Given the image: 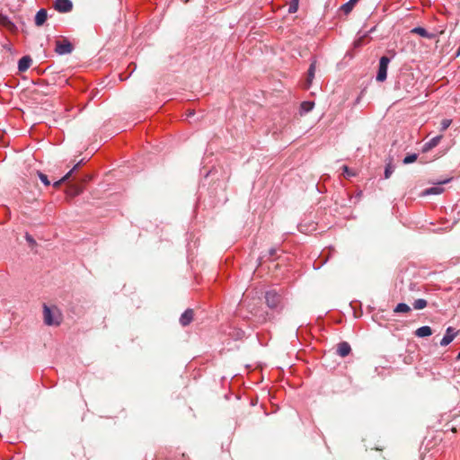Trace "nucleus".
I'll use <instances>...</instances> for the list:
<instances>
[{
	"mask_svg": "<svg viewBox=\"0 0 460 460\" xmlns=\"http://www.w3.org/2000/svg\"><path fill=\"white\" fill-rule=\"evenodd\" d=\"M456 337V332H454V330L452 327H448L447 329L446 334L440 341V345L445 347L447 346Z\"/></svg>",
	"mask_w": 460,
	"mask_h": 460,
	"instance_id": "obj_7",
	"label": "nucleus"
},
{
	"mask_svg": "<svg viewBox=\"0 0 460 460\" xmlns=\"http://www.w3.org/2000/svg\"><path fill=\"white\" fill-rule=\"evenodd\" d=\"M443 136L439 135L432 137L429 141L424 144L423 152H429L432 148L436 147L441 141Z\"/></svg>",
	"mask_w": 460,
	"mask_h": 460,
	"instance_id": "obj_8",
	"label": "nucleus"
},
{
	"mask_svg": "<svg viewBox=\"0 0 460 460\" xmlns=\"http://www.w3.org/2000/svg\"><path fill=\"white\" fill-rule=\"evenodd\" d=\"M415 334L421 338L428 337L432 334V330L429 326H421L416 330Z\"/></svg>",
	"mask_w": 460,
	"mask_h": 460,
	"instance_id": "obj_15",
	"label": "nucleus"
},
{
	"mask_svg": "<svg viewBox=\"0 0 460 460\" xmlns=\"http://www.w3.org/2000/svg\"><path fill=\"white\" fill-rule=\"evenodd\" d=\"M7 22H9L8 18L6 16L0 15V23L1 24H5Z\"/></svg>",
	"mask_w": 460,
	"mask_h": 460,
	"instance_id": "obj_27",
	"label": "nucleus"
},
{
	"mask_svg": "<svg viewBox=\"0 0 460 460\" xmlns=\"http://www.w3.org/2000/svg\"><path fill=\"white\" fill-rule=\"evenodd\" d=\"M47 18H48L47 11L45 9H40V11L37 12V13L35 15V24L37 26L43 25L44 22H46Z\"/></svg>",
	"mask_w": 460,
	"mask_h": 460,
	"instance_id": "obj_12",
	"label": "nucleus"
},
{
	"mask_svg": "<svg viewBox=\"0 0 460 460\" xmlns=\"http://www.w3.org/2000/svg\"><path fill=\"white\" fill-rule=\"evenodd\" d=\"M193 114H194V112H193V111H190V112L189 113V115H188V116H191V115H193Z\"/></svg>",
	"mask_w": 460,
	"mask_h": 460,
	"instance_id": "obj_31",
	"label": "nucleus"
},
{
	"mask_svg": "<svg viewBox=\"0 0 460 460\" xmlns=\"http://www.w3.org/2000/svg\"><path fill=\"white\" fill-rule=\"evenodd\" d=\"M411 33L420 35L423 38L432 40L435 38V34L429 33L426 29L422 27H415L411 31Z\"/></svg>",
	"mask_w": 460,
	"mask_h": 460,
	"instance_id": "obj_11",
	"label": "nucleus"
},
{
	"mask_svg": "<svg viewBox=\"0 0 460 460\" xmlns=\"http://www.w3.org/2000/svg\"><path fill=\"white\" fill-rule=\"evenodd\" d=\"M78 167V164H75L73 169H71L64 177H62L60 180L55 181L53 183V186L55 188H58L62 182L66 181L67 179H69V177L71 176V174L74 172V171Z\"/></svg>",
	"mask_w": 460,
	"mask_h": 460,
	"instance_id": "obj_18",
	"label": "nucleus"
},
{
	"mask_svg": "<svg viewBox=\"0 0 460 460\" xmlns=\"http://www.w3.org/2000/svg\"><path fill=\"white\" fill-rule=\"evenodd\" d=\"M298 3H299V0H291L289 7H288V12L290 13H296L297 11Z\"/></svg>",
	"mask_w": 460,
	"mask_h": 460,
	"instance_id": "obj_22",
	"label": "nucleus"
},
{
	"mask_svg": "<svg viewBox=\"0 0 460 460\" xmlns=\"http://www.w3.org/2000/svg\"><path fill=\"white\" fill-rule=\"evenodd\" d=\"M342 171H343V174L346 177H351V176L355 175L354 172H352V170L349 169L347 165L342 166Z\"/></svg>",
	"mask_w": 460,
	"mask_h": 460,
	"instance_id": "obj_26",
	"label": "nucleus"
},
{
	"mask_svg": "<svg viewBox=\"0 0 460 460\" xmlns=\"http://www.w3.org/2000/svg\"><path fill=\"white\" fill-rule=\"evenodd\" d=\"M55 50L59 55L69 54L73 50V46L67 40H63V41L58 40L56 43Z\"/></svg>",
	"mask_w": 460,
	"mask_h": 460,
	"instance_id": "obj_4",
	"label": "nucleus"
},
{
	"mask_svg": "<svg viewBox=\"0 0 460 460\" xmlns=\"http://www.w3.org/2000/svg\"><path fill=\"white\" fill-rule=\"evenodd\" d=\"M457 359H460V352L458 353L457 357H456Z\"/></svg>",
	"mask_w": 460,
	"mask_h": 460,
	"instance_id": "obj_33",
	"label": "nucleus"
},
{
	"mask_svg": "<svg viewBox=\"0 0 460 460\" xmlns=\"http://www.w3.org/2000/svg\"><path fill=\"white\" fill-rule=\"evenodd\" d=\"M394 168L393 165H391L390 164H387L385 167V178L388 179L394 172Z\"/></svg>",
	"mask_w": 460,
	"mask_h": 460,
	"instance_id": "obj_25",
	"label": "nucleus"
},
{
	"mask_svg": "<svg viewBox=\"0 0 460 460\" xmlns=\"http://www.w3.org/2000/svg\"><path fill=\"white\" fill-rule=\"evenodd\" d=\"M274 254H275V250H271V251H270V255L272 256V255H274Z\"/></svg>",
	"mask_w": 460,
	"mask_h": 460,
	"instance_id": "obj_29",
	"label": "nucleus"
},
{
	"mask_svg": "<svg viewBox=\"0 0 460 460\" xmlns=\"http://www.w3.org/2000/svg\"><path fill=\"white\" fill-rule=\"evenodd\" d=\"M350 350H351V348H350L349 344L345 341L339 343L338 348H337V353L341 357L348 356L350 353Z\"/></svg>",
	"mask_w": 460,
	"mask_h": 460,
	"instance_id": "obj_13",
	"label": "nucleus"
},
{
	"mask_svg": "<svg viewBox=\"0 0 460 460\" xmlns=\"http://www.w3.org/2000/svg\"><path fill=\"white\" fill-rule=\"evenodd\" d=\"M427 306V301L425 299L420 298L414 301L413 308L416 310H421Z\"/></svg>",
	"mask_w": 460,
	"mask_h": 460,
	"instance_id": "obj_20",
	"label": "nucleus"
},
{
	"mask_svg": "<svg viewBox=\"0 0 460 460\" xmlns=\"http://www.w3.org/2000/svg\"><path fill=\"white\" fill-rule=\"evenodd\" d=\"M314 107V102H310V101H305V102H303L300 105V112L303 114V113H307L309 111H311Z\"/></svg>",
	"mask_w": 460,
	"mask_h": 460,
	"instance_id": "obj_17",
	"label": "nucleus"
},
{
	"mask_svg": "<svg viewBox=\"0 0 460 460\" xmlns=\"http://www.w3.org/2000/svg\"><path fill=\"white\" fill-rule=\"evenodd\" d=\"M80 192H81V190L78 189L75 193L79 194Z\"/></svg>",
	"mask_w": 460,
	"mask_h": 460,
	"instance_id": "obj_32",
	"label": "nucleus"
},
{
	"mask_svg": "<svg viewBox=\"0 0 460 460\" xmlns=\"http://www.w3.org/2000/svg\"><path fill=\"white\" fill-rule=\"evenodd\" d=\"M358 0H349L347 3L342 4L341 6V10L345 13H349L352 9L354 8L355 4L358 3Z\"/></svg>",
	"mask_w": 460,
	"mask_h": 460,
	"instance_id": "obj_16",
	"label": "nucleus"
},
{
	"mask_svg": "<svg viewBox=\"0 0 460 460\" xmlns=\"http://www.w3.org/2000/svg\"><path fill=\"white\" fill-rule=\"evenodd\" d=\"M315 70H316V60L314 59L312 61V63L310 64V66L308 68V71H307V76H306V79H305V89H309L312 83H313V80L314 78V75H315Z\"/></svg>",
	"mask_w": 460,
	"mask_h": 460,
	"instance_id": "obj_6",
	"label": "nucleus"
},
{
	"mask_svg": "<svg viewBox=\"0 0 460 460\" xmlns=\"http://www.w3.org/2000/svg\"><path fill=\"white\" fill-rule=\"evenodd\" d=\"M448 181H449V180H445V181H442V183H447Z\"/></svg>",
	"mask_w": 460,
	"mask_h": 460,
	"instance_id": "obj_30",
	"label": "nucleus"
},
{
	"mask_svg": "<svg viewBox=\"0 0 460 460\" xmlns=\"http://www.w3.org/2000/svg\"><path fill=\"white\" fill-rule=\"evenodd\" d=\"M444 191V188L441 187L439 184L438 185H436V186H433V187H430V188H428L426 189L424 191H423V195L424 196H427V195H438V194H441L442 192Z\"/></svg>",
	"mask_w": 460,
	"mask_h": 460,
	"instance_id": "obj_14",
	"label": "nucleus"
},
{
	"mask_svg": "<svg viewBox=\"0 0 460 460\" xmlns=\"http://www.w3.org/2000/svg\"><path fill=\"white\" fill-rule=\"evenodd\" d=\"M31 58L29 56L22 57L18 62V69L20 72H25L31 65Z\"/></svg>",
	"mask_w": 460,
	"mask_h": 460,
	"instance_id": "obj_10",
	"label": "nucleus"
},
{
	"mask_svg": "<svg viewBox=\"0 0 460 460\" xmlns=\"http://www.w3.org/2000/svg\"><path fill=\"white\" fill-rule=\"evenodd\" d=\"M418 158V155L417 154H411V155H408L404 157L403 159V164H411L413 162H415Z\"/></svg>",
	"mask_w": 460,
	"mask_h": 460,
	"instance_id": "obj_21",
	"label": "nucleus"
},
{
	"mask_svg": "<svg viewBox=\"0 0 460 460\" xmlns=\"http://www.w3.org/2000/svg\"><path fill=\"white\" fill-rule=\"evenodd\" d=\"M38 175H39L40 180L45 186L50 185V181H49L48 176L46 174L39 172Z\"/></svg>",
	"mask_w": 460,
	"mask_h": 460,
	"instance_id": "obj_23",
	"label": "nucleus"
},
{
	"mask_svg": "<svg viewBox=\"0 0 460 460\" xmlns=\"http://www.w3.org/2000/svg\"><path fill=\"white\" fill-rule=\"evenodd\" d=\"M452 123V120L449 119H445L441 121V128L440 130L441 131H445L446 129H447L449 128V126L451 125Z\"/></svg>",
	"mask_w": 460,
	"mask_h": 460,
	"instance_id": "obj_24",
	"label": "nucleus"
},
{
	"mask_svg": "<svg viewBox=\"0 0 460 460\" xmlns=\"http://www.w3.org/2000/svg\"><path fill=\"white\" fill-rule=\"evenodd\" d=\"M193 311L191 309H187L180 318V323L182 326H187L190 323L193 319Z\"/></svg>",
	"mask_w": 460,
	"mask_h": 460,
	"instance_id": "obj_9",
	"label": "nucleus"
},
{
	"mask_svg": "<svg viewBox=\"0 0 460 460\" xmlns=\"http://www.w3.org/2000/svg\"><path fill=\"white\" fill-rule=\"evenodd\" d=\"M390 63V58L388 57H382L379 60V67L376 75V81L384 82L387 77V68Z\"/></svg>",
	"mask_w": 460,
	"mask_h": 460,
	"instance_id": "obj_2",
	"label": "nucleus"
},
{
	"mask_svg": "<svg viewBox=\"0 0 460 460\" xmlns=\"http://www.w3.org/2000/svg\"><path fill=\"white\" fill-rule=\"evenodd\" d=\"M44 323L47 325H58L61 322V314L57 307L43 306Z\"/></svg>",
	"mask_w": 460,
	"mask_h": 460,
	"instance_id": "obj_1",
	"label": "nucleus"
},
{
	"mask_svg": "<svg viewBox=\"0 0 460 460\" xmlns=\"http://www.w3.org/2000/svg\"><path fill=\"white\" fill-rule=\"evenodd\" d=\"M410 311V306L404 303H399L394 310V313H408Z\"/></svg>",
	"mask_w": 460,
	"mask_h": 460,
	"instance_id": "obj_19",
	"label": "nucleus"
},
{
	"mask_svg": "<svg viewBox=\"0 0 460 460\" xmlns=\"http://www.w3.org/2000/svg\"><path fill=\"white\" fill-rule=\"evenodd\" d=\"M265 299L267 305L272 309L278 308L281 302V296L274 290L266 292Z\"/></svg>",
	"mask_w": 460,
	"mask_h": 460,
	"instance_id": "obj_3",
	"label": "nucleus"
},
{
	"mask_svg": "<svg viewBox=\"0 0 460 460\" xmlns=\"http://www.w3.org/2000/svg\"><path fill=\"white\" fill-rule=\"evenodd\" d=\"M26 240H27L29 243H34V240H33V239H32V237H31V235H29V234H26Z\"/></svg>",
	"mask_w": 460,
	"mask_h": 460,
	"instance_id": "obj_28",
	"label": "nucleus"
},
{
	"mask_svg": "<svg viewBox=\"0 0 460 460\" xmlns=\"http://www.w3.org/2000/svg\"><path fill=\"white\" fill-rule=\"evenodd\" d=\"M55 9L60 13H68L73 8V4L70 0H56Z\"/></svg>",
	"mask_w": 460,
	"mask_h": 460,
	"instance_id": "obj_5",
	"label": "nucleus"
}]
</instances>
